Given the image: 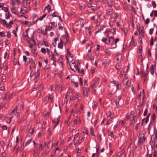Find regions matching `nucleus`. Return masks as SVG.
<instances>
[{
    "label": "nucleus",
    "instance_id": "12",
    "mask_svg": "<svg viewBox=\"0 0 157 157\" xmlns=\"http://www.w3.org/2000/svg\"><path fill=\"white\" fill-rule=\"evenodd\" d=\"M157 83V78H155V79L153 80L152 83L151 87L154 89L155 88V86Z\"/></svg>",
    "mask_w": 157,
    "mask_h": 157
},
{
    "label": "nucleus",
    "instance_id": "47",
    "mask_svg": "<svg viewBox=\"0 0 157 157\" xmlns=\"http://www.w3.org/2000/svg\"><path fill=\"white\" fill-rule=\"evenodd\" d=\"M119 16V15L117 13H114V19L115 20H116L118 17ZM114 21H115V20H114Z\"/></svg>",
    "mask_w": 157,
    "mask_h": 157
},
{
    "label": "nucleus",
    "instance_id": "29",
    "mask_svg": "<svg viewBox=\"0 0 157 157\" xmlns=\"http://www.w3.org/2000/svg\"><path fill=\"white\" fill-rule=\"evenodd\" d=\"M120 63H117V65L116 66V68L118 71H119L120 69Z\"/></svg>",
    "mask_w": 157,
    "mask_h": 157
},
{
    "label": "nucleus",
    "instance_id": "19",
    "mask_svg": "<svg viewBox=\"0 0 157 157\" xmlns=\"http://www.w3.org/2000/svg\"><path fill=\"white\" fill-rule=\"evenodd\" d=\"M46 16V14L45 13L42 16L40 17L39 18H38L36 21V22L38 20L39 21H42L43 19Z\"/></svg>",
    "mask_w": 157,
    "mask_h": 157
},
{
    "label": "nucleus",
    "instance_id": "62",
    "mask_svg": "<svg viewBox=\"0 0 157 157\" xmlns=\"http://www.w3.org/2000/svg\"><path fill=\"white\" fill-rule=\"evenodd\" d=\"M7 36L8 38H10L11 37V33L10 32H8L7 33Z\"/></svg>",
    "mask_w": 157,
    "mask_h": 157
},
{
    "label": "nucleus",
    "instance_id": "17",
    "mask_svg": "<svg viewBox=\"0 0 157 157\" xmlns=\"http://www.w3.org/2000/svg\"><path fill=\"white\" fill-rule=\"evenodd\" d=\"M80 123L81 121L78 117V116H77L76 118L74 120V124H76L77 123Z\"/></svg>",
    "mask_w": 157,
    "mask_h": 157
},
{
    "label": "nucleus",
    "instance_id": "15",
    "mask_svg": "<svg viewBox=\"0 0 157 157\" xmlns=\"http://www.w3.org/2000/svg\"><path fill=\"white\" fill-rule=\"evenodd\" d=\"M110 30L109 29H107L104 32L105 35L107 37H109V34L110 33Z\"/></svg>",
    "mask_w": 157,
    "mask_h": 157
},
{
    "label": "nucleus",
    "instance_id": "49",
    "mask_svg": "<svg viewBox=\"0 0 157 157\" xmlns=\"http://www.w3.org/2000/svg\"><path fill=\"white\" fill-rule=\"evenodd\" d=\"M34 132V128L32 129V130L29 129V133L31 134V135H32Z\"/></svg>",
    "mask_w": 157,
    "mask_h": 157
},
{
    "label": "nucleus",
    "instance_id": "16",
    "mask_svg": "<svg viewBox=\"0 0 157 157\" xmlns=\"http://www.w3.org/2000/svg\"><path fill=\"white\" fill-rule=\"evenodd\" d=\"M0 23L3 25L6 26L7 25L6 21L2 18L0 19Z\"/></svg>",
    "mask_w": 157,
    "mask_h": 157
},
{
    "label": "nucleus",
    "instance_id": "53",
    "mask_svg": "<svg viewBox=\"0 0 157 157\" xmlns=\"http://www.w3.org/2000/svg\"><path fill=\"white\" fill-rule=\"evenodd\" d=\"M59 26V29L60 30L62 31L63 29V27L59 24H58Z\"/></svg>",
    "mask_w": 157,
    "mask_h": 157
},
{
    "label": "nucleus",
    "instance_id": "39",
    "mask_svg": "<svg viewBox=\"0 0 157 157\" xmlns=\"http://www.w3.org/2000/svg\"><path fill=\"white\" fill-rule=\"evenodd\" d=\"M80 85L82 86L83 85V80L82 78L80 77L79 78Z\"/></svg>",
    "mask_w": 157,
    "mask_h": 157
},
{
    "label": "nucleus",
    "instance_id": "26",
    "mask_svg": "<svg viewBox=\"0 0 157 157\" xmlns=\"http://www.w3.org/2000/svg\"><path fill=\"white\" fill-rule=\"evenodd\" d=\"M135 117L134 116H132V117H131V118L130 119V124H133L135 122Z\"/></svg>",
    "mask_w": 157,
    "mask_h": 157
},
{
    "label": "nucleus",
    "instance_id": "35",
    "mask_svg": "<svg viewBox=\"0 0 157 157\" xmlns=\"http://www.w3.org/2000/svg\"><path fill=\"white\" fill-rule=\"evenodd\" d=\"M121 29L124 32L125 34L126 35L128 33L127 30V29H124L123 27H121Z\"/></svg>",
    "mask_w": 157,
    "mask_h": 157
},
{
    "label": "nucleus",
    "instance_id": "58",
    "mask_svg": "<svg viewBox=\"0 0 157 157\" xmlns=\"http://www.w3.org/2000/svg\"><path fill=\"white\" fill-rule=\"evenodd\" d=\"M7 53L6 52H5L4 53V59H6L7 58H9V56H8V57H7Z\"/></svg>",
    "mask_w": 157,
    "mask_h": 157
},
{
    "label": "nucleus",
    "instance_id": "30",
    "mask_svg": "<svg viewBox=\"0 0 157 157\" xmlns=\"http://www.w3.org/2000/svg\"><path fill=\"white\" fill-rule=\"evenodd\" d=\"M51 24L53 28H55L57 26V24L55 21H53L51 22Z\"/></svg>",
    "mask_w": 157,
    "mask_h": 157
},
{
    "label": "nucleus",
    "instance_id": "14",
    "mask_svg": "<svg viewBox=\"0 0 157 157\" xmlns=\"http://www.w3.org/2000/svg\"><path fill=\"white\" fill-rule=\"evenodd\" d=\"M28 31L26 30L25 31V33H23V35L24 39L26 40H27L29 38V37L27 33Z\"/></svg>",
    "mask_w": 157,
    "mask_h": 157
},
{
    "label": "nucleus",
    "instance_id": "23",
    "mask_svg": "<svg viewBox=\"0 0 157 157\" xmlns=\"http://www.w3.org/2000/svg\"><path fill=\"white\" fill-rule=\"evenodd\" d=\"M128 82V79L127 78H124L122 81L123 84L125 85H127Z\"/></svg>",
    "mask_w": 157,
    "mask_h": 157
},
{
    "label": "nucleus",
    "instance_id": "44",
    "mask_svg": "<svg viewBox=\"0 0 157 157\" xmlns=\"http://www.w3.org/2000/svg\"><path fill=\"white\" fill-rule=\"evenodd\" d=\"M45 9H48V12H49L51 9V7L50 5L48 4L45 7Z\"/></svg>",
    "mask_w": 157,
    "mask_h": 157
},
{
    "label": "nucleus",
    "instance_id": "11",
    "mask_svg": "<svg viewBox=\"0 0 157 157\" xmlns=\"http://www.w3.org/2000/svg\"><path fill=\"white\" fill-rule=\"evenodd\" d=\"M67 54L65 55V56L67 58V60L68 62L69 61V60L68 59V58L67 57H70L71 59H73V56L71 55V53L69 51V50L68 49H67Z\"/></svg>",
    "mask_w": 157,
    "mask_h": 157
},
{
    "label": "nucleus",
    "instance_id": "2",
    "mask_svg": "<svg viewBox=\"0 0 157 157\" xmlns=\"http://www.w3.org/2000/svg\"><path fill=\"white\" fill-rule=\"evenodd\" d=\"M20 109H19V106L17 105L11 112L10 115L18 117L20 114Z\"/></svg>",
    "mask_w": 157,
    "mask_h": 157
},
{
    "label": "nucleus",
    "instance_id": "61",
    "mask_svg": "<svg viewBox=\"0 0 157 157\" xmlns=\"http://www.w3.org/2000/svg\"><path fill=\"white\" fill-rule=\"evenodd\" d=\"M75 62L73 60H71L70 63V65H73V64H75Z\"/></svg>",
    "mask_w": 157,
    "mask_h": 157
},
{
    "label": "nucleus",
    "instance_id": "46",
    "mask_svg": "<svg viewBox=\"0 0 157 157\" xmlns=\"http://www.w3.org/2000/svg\"><path fill=\"white\" fill-rule=\"evenodd\" d=\"M47 50V52L48 53V54L49 55V56L50 57L51 56V52H50V50L48 49V48H47L46 49V50Z\"/></svg>",
    "mask_w": 157,
    "mask_h": 157
},
{
    "label": "nucleus",
    "instance_id": "48",
    "mask_svg": "<svg viewBox=\"0 0 157 157\" xmlns=\"http://www.w3.org/2000/svg\"><path fill=\"white\" fill-rule=\"evenodd\" d=\"M31 62L32 66L33 67H34L35 66V63L33 59H31Z\"/></svg>",
    "mask_w": 157,
    "mask_h": 157
},
{
    "label": "nucleus",
    "instance_id": "1",
    "mask_svg": "<svg viewBox=\"0 0 157 157\" xmlns=\"http://www.w3.org/2000/svg\"><path fill=\"white\" fill-rule=\"evenodd\" d=\"M146 134V131L145 130H142L139 133L138 145L140 146L143 145L144 143L145 142V138L144 137Z\"/></svg>",
    "mask_w": 157,
    "mask_h": 157
},
{
    "label": "nucleus",
    "instance_id": "36",
    "mask_svg": "<svg viewBox=\"0 0 157 157\" xmlns=\"http://www.w3.org/2000/svg\"><path fill=\"white\" fill-rule=\"evenodd\" d=\"M90 131L91 134L94 136H95L93 128H90Z\"/></svg>",
    "mask_w": 157,
    "mask_h": 157
},
{
    "label": "nucleus",
    "instance_id": "8",
    "mask_svg": "<svg viewBox=\"0 0 157 157\" xmlns=\"http://www.w3.org/2000/svg\"><path fill=\"white\" fill-rule=\"evenodd\" d=\"M119 39L118 38H117L115 40L114 44H113V42H111V45L113 47L111 48H116L117 47V43L119 42Z\"/></svg>",
    "mask_w": 157,
    "mask_h": 157
},
{
    "label": "nucleus",
    "instance_id": "45",
    "mask_svg": "<svg viewBox=\"0 0 157 157\" xmlns=\"http://www.w3.org/2000/svg\"><path fill=\"white\" fill-rule=\"evenodd\" d=\"M31 62L30 59L29 58H28V59L25 62V63L27 64L28 65L30 63V62Z\"/></svg>",
    "mask_w": 157,
    "mask_h": 157
},
{
    "label": "nucleus",
    "instance_id": "64",
    "mask_svg": "<svg viewBox=\"0 0 157 157\" xmlns=\"http://www.w3.org/2000/svg\"><path fill=\"white\" fill-rule=\"evenodd\" d=\"M154 157H157V151H155V150L154 151Z\"/></svg>",
    "mask_w": 157,
    "mask_h": 157
},
{
    "label": "nucleus",
    "instance_id": "56",
    "mask_svg": "<svg viewBox=\"0 0 157 157\" xmlns=\"http://www.w3.org/2000/svg\"><path fill=\"white\" fill-rule=\"evenodd\" d=\"M41 91L40 90H39L37 93V94L36 95L37 97L38 98H39L41 95Z\"/></svg>",
    "mask_w": 157,
    "mask_h": 157
},
{
    "label": "nucleus",
    "instance_id": "40",
    "mask_svg": "<svg viewBox=\"0 0 157 157\" xmlns=\"http://www.w3.org/2000/svg\"><path fill=\"white\" fill-rule=\"evenodd\" d=\"M5 36V33L3 32H0V36L1 37H4Z\"/></svg>",
    "mask_w": 157,
    "mask_h": 157
},
{
    "label": "nucleus",
    "instance_id": "10",
    "mask_svg": "<svg viewBox=\"0 0 157 157\" xmlns=\"http://www.w3.org/2000/svg\"><path fill=\"white\" fill-rule=\"evenodd\" d=\"M11 11L12 13L16 15L18 14V12L16 7H12L11 9Z\"/></svg>",
    "mask_w": 157,
    "mask_h": 157
},
{
    "label": "nucleus",
    "instance_id": "42",
    "mask_svg": "<svg viewBox=\"0 0 157 157\" xmlns=\"http://www.w3.org/2000/svg\"><path fill=\"white\" fill-rule=\"evenodd\" d=\"M51 59L53 61H55V58L54 57V54H53L52 52H51Z\"/></svg>",
    "mask_w": 157,
    "mask_h": 157
},
{
    "label": "nucleus",
    "instance_id": "32",
    "mask_svg": "<svg viewBox=\"0 0 157 157\" xmlns=\"http://www.w3.org/2000/svg\"><path fill=\"white\" fill-rule=\"evenodd\" d=\"M84 138L83 137H82L81 139H79L78 141V144H80L83 141Z\"/></svg>",
    "mask_w": 157,
    "mask_h": 157
},
{
    "label": "nucleus",
    "instance_id": "28",
    "mask_svg": "<svg viewBox=\"0 0 157 157\" xmlns=\"http://www.w3.org/2000/svg\"><path fill=\"white\" fill-rule=\"evenodd\" d=\"M38 33L40 34H43L44 30L42 28H39L38 29Z\"/></svg>",
    "mask_w": 157,
    "mask_h": 157
},
{
    "label": "nucleus",
    "instance_id": "52",
    "mask_svg": "<svg viewBox=\"0 0 157 157\" xmlns=\"http://www.w3.org/2000/svg\"><path fill=\"white\" fill-rule=\"evenodd\" d=\"M151 120L153 121V122L154 121L155 119V114H153L151 117Z\"/></svg>",
    "mask_w": 157,
    "mask_h": 157
},
{
    "label": "nucleus",
    "instance_id": "51",
    "mask_svg": "<svg viewBox=\"0 0 157 157\" xmlns=\"http://www.w3.org/2000/svg\"><path fill=\"white\" fill-rule=\"evenodd\" d=\"M31 139L28 140L25 144V146H26L28 145L31 143Z\"/></svg>",
    "mask_w": 157,
    "mask_h": 157
},
{
    "label": "nucleus",
    "instance_id": "9",
    "mask_svg": "<svg viewBox=\"0 0 157 157\" xmlns=\"http://www.w3.org/2000/svg\"><path fill=\"white\" fill-rule=\"evenodd\" d=\"M14 95V93H8L6 94V97L7 98L11 99L13 98Z\"/></svg>",
    "mask_w": 157,
    "mask_h": 157
},
{
    "label": "nucleus",
    "instance_id": "13",
    "mask_svg": "<svg viewBox=\"0 0 157 157\" xmlns=\"http://www.w3.org/2000/svg\"><path fill=\"white\" fill-rule=\"evenodd\" d=\"M58 47L62 49L63 48V42L62 39H60V42L58 45Z\"/></svg>",
    "mask_w": 157,
    "mask_h": 157
},
{
    "label": "nucleus",
    "instance_id": "63",
    "mask_svg": "<svg viewBox=\"0 0 157 157\" xmlns=\"http://www.w3.org/2000/svg\"><path fill=\"white\" fill-rule=\"evenodd\" d=\"M39 0H36L34 3V5L36 6L38 5L39 3Z\"/></svg>",
    "mask_w": 157,
    "mask_h": 157
},
{
    "label": "nucleus",
    "instance_id": "33",
    "mask_svg": "<svg viewBox=\"0 0 157 157\" xmlns=\"http://www.w3.org/2000/svg\"><path fill=\"white\" fill-rule=\"evenodd\" d=\"M112 13V10L110 9H108L106 12V14L107 15H109Z\"/></svg>",
    "mask_w": 157,
    "mask_h": 157
},
{
    "label": "nucleus",
    "instance_id": "41",
    "mask_svg": "<svg viewBox=\"0 0 157 157\" xmlns=\"http://www.w3.org/2000/svg\"><path fill=\"white\" fill-rule=\"evenodd\" d=\"M152 6L154 8H155L156 7V5L155 2L154 1H152L151 2Z\"/></svg>",
    "mask_w": 157,
    "mask_h": 157
},
{
    "label": "nucleus",
    "instance_id": "21",
    "mask_svg": "<svg viewBox=\"0 0 157 157\" xmlns=\"http://www.w3.org/2000/svg\"><path fill=\"white\" fill-rule=\"evenodd\" d=\"M154 68L153 65L151 67L150 72L151 74L153 75H154Z\"/></svg>",
    "mask_w": 157,
    "mask_h": 157
},
{
    "label": "nucleus",
    "instance_id": "60",
    "mask_svg": "<svg viewBox=\"0 0 157 157\" xmlns=\"http://www.w3.org/2000/svg\"><path fill=\"white\" fill-rule=\"evenodd\" d=\"M81 74L82 75H84V70L83 68L81 69V71H80V72H78Z\"/></svg>",
    "mask_w": 157,
    "mask_h": 157
},
{
    "label": "nucleus",
    "instance_id": "24",
    "mask_svg": "<svg viewBox=\"0 0 157 157\" xmlns=\"http://www.w3.org/2000/svg\"><path fill=\"white\" fill-rule=\"evenodd\" d=\"M122 56L121 55H119L118 56V57L117 58V62L121 63V61Z\"/></svg>",
    "mask_w": 157,
    "mask_h": 157
},
{
    "label": "nucleus",
    "instance_id": "20",
    "mask_svg": "<svg viewBox=\"0 0 157 157\" xmlns=\"http://www.w3.org/2000/svg\"><path fill=\"white\" fill-rule=\"evenodd\" d=\"M105 28V25H103L102 26H101V28H100V29H99L96 32V33H95L96 34H97L99 32H101L103 30L104 28Z\"/></svg>",
    "mask_w": 157,
    "mask_h": 157
},
{
    "label": "nucleus",
    "instance_id": "34",
    "mask_svg": "<svg viewBox=\"0 0 157 157\" xmlns=\"http://www.w3.org/2000/svg\"><path fill=\"white\" fill-rule=\"evenodd\" d=\"M79 7L81 10H84L85 7V6L84 4H80Z\"/></svg>",
    "mask_w": 157,
    "mask_h": 157
},
{
    "label": "nucleus",
    "instance_id": "54",
    "mask_svg": "<svg viewBox=\"0 0 157 157\" xmlns=\"http://www.w3.org/2000/svg\"><path fill=\"white\" fill-rule=\"evenodd\" d=\"M153 37H151V39L150 40V45L151 46H152L154 44V41H153Z\"/></svg>",
    "mask_w": 157,
    "mask_h": 157
},
{
    "label": "nucleus",
    "instance_id": "4",
    "mask_svg": "<svg viewBox=\"0 0 157 157\" xmlns=\"http://www.w3.org/2000/svg\"><path fill=\"white\" fill-rule=\"evenodd\" d=\"M60 119V116H58L57 117L55 118L54 119L52 120V122L54 125V129H55L56 127L58 125L59 122V121Z\"/></svg>",
    "mask_w": 157,
    "mask_h": 157
},
{
    "label": "nucleus",
    "instance_id": "6",
    "mask_svg": "<svg viewBox=\"0 0 157 157\" xmlns=\"http://www.w3.org/2000/svg\"><path fill=\"white\" fill-rule=\"evenodd\" d=\"M83 96L86 98H87L89 94L90 90L88 88L83 87L82 88Z\"/></svg>",
    "mask_w": 157,
    "mask_h": 157
},
{
    "label": "nucleus",
    "instance_id": "55",
    "mask_svg": "<svg viewBox=\"0 0 157 157\" xmlns=\"http://www.w3.org/2000/svg\"><path fill=\"white\" fill-rule=\"evenodd\" d=\"M152 137L151 138V145H154L155 144V142L153 140H152Z\"/></svg>",
    "mask_w": 157,
    "mask_h": 157
},
{
    "label": "nucleus",
    "instance_id": "5",
    "mask_svg": "<svg viewBox=\"0 0 157 157\" xmlns=\"http://www.w3.org/2000/svg\"><path fill=\"white\" fill-rule=\"evenodd\" d=\"M30 8L27 7L26 6L23 5L20 9V13L23 14H25L28 12L29 9Z\"/></svg>",
    "mask_w": 157,
    "mask_h": 157
},
{
    "label": "nucleus",
    "instance_id": "27",
    "mask_svg": "<svg viewBox=\"0 0 157 157\" xmlns=\"http://www.w3.org/2000/svg\"><path fill=\"white\" fill-rule=\"evenodd\" d=\"M59 14L57 12H54L52 15V16L53 17H58Z\"/></svg>",
    "mask_w": 157,
    "mask_h": 157
},
{
    "label": "nucleus",
    "instance_id": "3",
    "mask_svg": "<svg viewBox=\"0 0 157 157\" xmlns=\"http://www.w3.org/2000/svg\"><path fill=\"white\" fill-rule=\"evenodd\" d=\"M109 37L108 40L106 38L103 37L101 40V41L107 44H108L109 43L111 44V42H113L114 39L112 36Z\"/></svg>",
    "mask_w": 157,
    "mask_h": 157
},
{
    "label": "nucleus",
    "instance_id": "31",
    "mask_svg": "<svg viewBox=\"0 0 157 157\" xmlns=\"http://www.w3.org/2000/svg\"><path fill=\"white\" fill-rule=\"evenodd\" d=\"M41 52L44 54H46L47 51L46 49L44 48H42L41 49Z\"/></svg>",
    "mask_w": 157,
    "mask_h": 157
},
{
    "label": "nucleus",
    "instance_id": "37",
    "mask_svg": "<svg viewBox=\"0 0 157 157\" xmlns=\"http://www.w3.org/2000/svg\"><path fill=\"white\" fill-rule=\"evenodd\" d=\"M25 23L28 27H29L31 25V22L27 21H25Z\"/></svg>",
    "mask_w": 157,
    "mask_h": 157
},
{
    "label": "nucleus",
    "instance_id": "59",
    "mask_svg": "<svg viewBox=\"0 0 157 157\" xmlns=\"http://www.w3.org/2000/svg\"><path fill=\"white\" fill-rule=\"evenodd\" d=\"M115 104L116 106L117 107H120V105L119 103V101H115Z\"/></svg>",
    "mask_w": 157,
    "mask_h": 157
},
{
    "label": "nucleus",
    "instance_id": "18",
    "mask_svg": "<svg viewBox=\"0 0 157 157\" xmlns=\"http://www.w3.org/2000/svg\"><path fill=\"white\" fill-rule=\"evenodd\" d=\"M108 134L109 136H111L112 138H113L114 139H116V137L114 135L113 132L109 131L108 132Z\"/></svg>",
    "mask_w": 157,
    "mask_h": 157
},
{
    "label": "nucleus",
    "instance_id": "7",
    "mask_svg": "<svg viewBox=\"0 0 157 157\" xmlns=\"http://www.w3.org/2000/svg\"><path fill=\"white\" fill-rule=\"evenodd\" d=\"M71 69L74 72L78 71V72H80V70L78 68V66L76 63L74 64L70 65V66Z\"/></svg>",
    "mask_w": 157,
    "mask_h": 157
},
{
    "label": "nucleus",
    "instance_id": "43",
    "mask_svg": "<svg viewBox=\"0 0 157 157\" xmlns=\"http://www.w3.org/2000/svg\"><path fill=\"white\" fill-rule=\"evenodd\" d=\"M2 10H4L5 12H9L8 11V9L7 7H3L2 8Z\"/></svg>",
    "mask_w": 157,
    "mask_h": 157
},
{
    "label": "nucleus",
    "instance_id": "50",
    "mask_svg": "<svg viewBox=\"0 0 157 157\" xmlns=\"http://www.w3.org/2000/svg\"><path fill=\"white\" fill-rule=\"evenodd\" d=\"M72 82L75 87L77 88L78 86V84L77 82Z\"/></svg>",
    "mask_w": 157,
    "mask_h": 157
},
{
    "label": "nucleus",
    "instance_id": "22",
    "mask_svg": "<svg viewBox=\"0 0 157 157\" xmlns=\"http://www.w3.org/2000/svg\"><path fill=\"white\" fill-rule=\"evenodd\" d=\"M147 72L146 73H145L142 76V78H144V82H145V81H146L147 79Z\"/></svg>",
    "mask_w": 157,
    "mask_h": 157
},
{
    "label": "nucleus",
    "instance_id": "38",
    "mask_svg": "<svg viewBox=\"0 0 157 157\" xmlns=\"http://www.w3.org/2000/svg\"><path fill=\"white\" fill-rule=\"evenodd\" d=\"M116 87L117 88V90H120L121 89V86L120 84L119 83H118V84L117 85Z\"/></svg>",
    "mask_w": 157,
    "mask_h": 157
},
{
    "label": "nucleus",
    "instance_id": "57",
    "mask_svg": "<svg viewBox=\"0 0 157 157\" xmlns=\"http://www.w3.org/2000/svg\"><path fill=\"white\" fill-rule=\"evenodd\" d=\"M80 96V94L78 93H77L76 94V95L74 99H75L79 98Z\"/></svg>",
    "mask_w": 157,
    "mask_h": 157
},
{
    "label": "nucleus",
    "instance_id": "25",
    "mask_svg": "<svg viewBox=\"0 0 157 157\" xmlns=\"http://www.w3.org/2000/svg\"><path fill=\"white\" fill-rule=\"evenodd\" d=\"M10 13L9 12H7L5 14V18L6 19H8L10 18Z\"/></svg>",
    "mask_w": 157,
    "mask_h": 157
}]
</instances>
